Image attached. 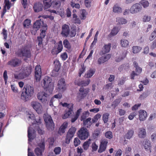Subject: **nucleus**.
<instances>
[{"label": "nucleus", "instance_id": "nucleus-1", "mask_svg": "<svg viewBox=\"0 0 156 156\" xmlns=\"http://www.w3.org/2000/svg\"><path fill=\"white\" fill-rule=\"evenodd\" d=\"M32 67L28 66L22 69L20 72L18 74L14 73V78L16 80L23 79L28 77L31 73L32 71Z\"/></svg>", "mask_w": 156, "mask_h": 156}, {"label": "nucleus", "instance_id": "nucleus-2", "mask_svg": "<svg viewBox=\"0 0 156 156\" xmlns=\"http://www.w3.org/2000/svg\"><path fill=\"white\" fill-rule=\"evenodd\" d=\"M16 56L19 57H24V60L30 58L31 56V53L30 49L27 46L22 47L15 52Z\"/></svg>", "mask_w": 156, "mask_h": 156}, {"label": "nucleus", "instance_id": "nucleus-3", "mask_svg": "<svg viewBox=\"0 0 156 156\" xmlns=\"http://www.w3.org/2000/svg\"><path fill=\"white\" fill-rule=\"evenodd\" d=\"M34 92V87L30 85L25 87V91L23 92L21 95V98L25 101L31 99Z\"/></svg>", "mask_w": 156, "mask_h": 156}, {"label": "nucleus", "instance_id": "nucleus-4", "mask_svg": "<svg viewBox=\"0 0 156 156\" xmlns=\"http://www.w3.org/2000/svg\"><path fill=\"white\" fill-rule=\"evenodd\" d=\"M52 79L48 76H46L43 79L42 85L46 91H48L49 94L52 93L54 89V83L52 82Z\"/></svg>", "mask_w": 156, "mask_h": 156}, {"label": "nucleus", "instance_id": "nucleus-5", "mask_svg": "<svg viewBox=\"0 0 156 156\" xmlns=\"http://www.w3.org/2000/svg\"><path fill=\"white\" fill-rule=\"evenodd\" d=\"M60 105L63 107H67L65 111V114L62 115V118L63 119H66L69 117L71 114L73 112V103L68 104L66 102L63 103L61 102Z\"/></svg>", "mask_w": 156, "mask_h": 156}, {"label": "nucleus", "instance_id": "nucleus-6", "mask_svg": "<svg viewBox=\"0 0 156 156\" xmlns=\"http://www.w3.org/2000/svg\"><path fill=\"white\" fill-rule=\"evenodd\" d=\"M79 91L77 94L76 99L78 101L80 102L87 96L89 92V89L88 88H84L81 87Z\"/></svg>", "mask_w": 156, "mask_h": 156}, {"label": "nucleus", "instance_id": "nucleus-7", "mask_svg": "<svg viewBox=\"0 0 156 156\" xmlns=\"http://www.w3.org/2000/svg\"><path fill=\"white\" fill-rule=\"evenodd\" d=\"M78 137L81 140H85L87 139L89 135V133L87 128L82 127L77 133Z\"/></svg>", "mask_w": 156, "mask_h": 156}, {"label": "nucleus", "instance_id": "nucleus-8", "mask_svg": "<svg viewBox=\"0 0 156 156\" xmlns=\"http://www.w3.org/2000/svg\"><path fill=\"white\" fill-rule=\"evenodd\" d=\"M76 128L75 127L70 128L67 133L65 139V143L67 144L69 143L70 140L73 137L76 131Z\"/></svg>", "mask_w": 156, "mask_h": 156}, {"label": "nucleus", "instance_id": "nucleus-9", "mask_svg": "<svg viewBox=\"0 0 156 156\" xmlns=\"http://www.w3.org/2000/svg\"><path fill=\"white\" fill-rule=\"evenodd\" d=\"M22 62L20 59L16 57H13L9 61L7 64L12 67H16L20 66Z\"/></svg>", "mask_w": 156, "mask_h": 156}, {"label": "nucleus", "instance_id": "nucleus-10", "mask_svg": "<svg viewBox=\"0 0 156 156\" xmlns=\"http://www.w3.org/2000/svg\"><path fill=\"white\" fill-rule=\"evenodd\" d=\"M38 146L40 147H37L34 150V152L37 156H41L42 153L44 151L45 149V143L44 141L39 143Z\"/></svg>", "mask_w": 156, "mask_h": 156}, {"label": "nucleus", "instance_id": "nucleus-11", "mask_svg": "<svg viewBox=\"0 0 156 156\" xmlns=\"http://www.w3.org/2000/svg\"><path fill=\"white\" fill-rule=\"evenodd\" d=\"M108 143V141L106 139H103L101 140L100 142L98 152L101 153L105 151Z\"/></svg>", "mask_w": 156, "mask_h": 156}, {"label": "nucleus", "instance_id": "nucleus-12", "mask_svg": "<svg viewBox=\"0 0 156 156\" xmlns=\"http://www.w3.org/2000/svg\"><path fill=\"white\" fill-rule=\"evenodd\" d=\"M142 9L141 5L136 3L133 5L130 9V12L132 14H135L140 12Z\"/></svg>", "mask_w": 156, "mask_h": 156}, {"label": "nucleus", "instance_id": "nucleus-13", "mask_svg": "<svg viewBox=\"0 0 156 156\" xmlns=\"http://www.w3.org/2000/svg\"><path fill=\"white\" fill-rule=\"evenodd\" d=\"M70 29L69 25L64 24L62 26L61 34L64 37H67L70 34Z\"/></svg>", "mask_w": 156, "mask_h": 156}, {"label": "nucleus", "instance_id": "nucleus-14", "mask_svg": "<svg viewBox=\"0 0 156 156\" xmlns=\"http://www.w3.org/2000/svg\"><path fill=\"white\" fill-rule=\"evenodd\" d=\"M41 75V68L40 65H37L35 69V79L36 81H39Z\"/></svg>", "mask_w": 156, "mask_h": 156}, {"label": "nucleus", "instance_id": "nucleus-15", "mask_svg": "<svg viewBox=\"0 0 156 156\" xmlns=\"http://www.w3.org/2000/svg\"><path fill=\"white\" fill-rule=\"evenodd\" d=\"M46 126L49 130H52L54 129V125L52 119L51 117H47L44 119Z\"/></svg>", "mask_w": 156, "mask_h": 156}, {"label": "nucleus", "instance_id": "nucleus-16", "mask_svg": "<svg viewBox=\"0 0 156 156\" xmlns=\"http://www.w3.org/2000/svg\"><path fill=\"white\" fill-rule=\"evenodd\" d=\"M32 107L34 109L38 114L42 113L43 109L41 104L37 102L32 101L31 103Z\"/></svg>", "mask_w": 156, "mask_h": 156}, {"label": "nucleus", "instance_id": "nucleus-17", "mask_svg": "<svg viewBox=\"0 0 156 156\" xmlns=\"http://www.w3.org/2000/svg\"><path fill=\"white\" fill-rule=\"evenodd\" d=\"M49 96L48 94L44 91H40L37 94V98L42 103H45Z\"/></svg>", "mask_w": 156, "mask_h": 156}, {"label": "nucleus", "instance_id": "nucleus-18", "mask_svg": "<svg viewBox=\"0 0 156 156\" xmlns=\"http://www.w3.org/2000/svg\"><path fill=\"white\" fill-rule=\"evenodd\" d=\"M57 87L59 90L63 91L66 89V85L65 79L61 78L58 82Z\"/></svg>", "mask_w": 156, "mask_h": 156}, {"label": "nucleus", "instance_id": "nucleus-19", "mask_svg": "<svg viewBox=\"0 0 156 156\" xmlns=\"http://www.w3.org/2000/svg\"><path fill=\"white\" fill-rule=\"evenodd\" d=\"M44 8V6L40 2H36L34 4L33 9L34 11L36 12H38L42 11Z\"/></svg>", "mask_w": 156, "mask_h": 156}, {"label": "nucleus", "instance_id": "nucleus-20", "mask_svg": "<svg viewBox=\"0 0 156 156\" xmlns=\"http://www.w3.org/2000/svg\"><path fill=\"white\" fill-rule=\"evenodd\" d=\"M111 57V55L109 54L104 55L100 57L98 60L97 63L98 65H101L107 61Z\"/></svg>", "mask_w": 156, "mask_h": 156}, {"label": "nucleus", "instance_id": "nucleus-21", "mask_svg": "<svg viewBox=\"0 0 156 156\" xmlns=\"http://www.w3.org/2000/svg\"><path fill=\"white\" fill-rule=\"evenodd\" d=\"M42 24L43 25L42 26V27L44 29L47 30V28L46 24H44V22L41 21V20H37L34 23L33 26L34 27L39 30Z\"/></svg>", "mask_w": 156, "mask_h": 156}, {"label": "nucleus", "instance_id": "nucleus-22", "mask_svg": "<svg viewBox=\"0 0 156 156\" xmlns=\"http://www.w3.org/2000/svg\"><path fill=\"white\" fill-rule=\"evenodd\" d=\"M90 80L88 79L83 80L81 81H75V83L78 86H81L82 87L83 86H87L90 83Z\"/></svg>", "mask_w": 156, "mask_h": 156}, {"label": "nucleus", "instance_id": "nucleus-23", "mask_svg": "<svg viewBox=\"0 0 156 156\" xmlns=\"http://www.w3.org/2000/svg\"><path fill=\"white\" fill-rule=\"evenodd\" d=\"M139 115L140 121L144 120L147 117V112L143 110H140L139 111Z\"/></svg>", "mask_w": 156, "mask_h": 156}, {"label": "nucleus", "instance_id": "nucleus-24", "mask_svg": "<svg viewBox=\"0 0 156 156\" xmlns=\"http://www.w3.org/2000/svg\"><path fill=\"white\" fill-rule=\"evenodd\" d=\"M144 147L147 151H149L150 152H151V144L150 141L146 140L143 142Z\"/></svg>", "mask_w": 156, "mask_h": 156}, {"label": "nucleus", "instance_id": "nucleus-25", "mask_svg": "<svg viewBox=\"0 0 156 156\" xmlns=\"http://www.w3.org/2000/svg\"><path fill=\"white\" fill-rule=\"evenodd\" d=\"M68 125V122H64L59 129L58 133L60 135L65 133V129L66 128Z\"/></svg>", "mask_w": 156, "mask_h": 156}, {"label": "nucleus", "instance_id": "nucleus-26", "mask_svg": "<svg viewBox=\"0 0 156 156\" xmlns=\"http://www.w3.org/2000/svg\"><path fill=\"white\" fill-rule=\"evenodd\" d=\"M93 123L90 117H89L83 121V125L86 128H90Z\"/></svg>", "mask_w": 156, "mask_h": 156}, {"label": "nucleus", "instance_id": "nucleus-27", "mask_svg": "<svg viewBox=\"0 0 156 156\" xmlns=\"http://www.w3.org/2000/svg\"><path fill=\"white\" fill-rule=\"evenodd\" d=\"M111 44L109 43L107 44H105L102 49V54H105L109 52L111 48Z\"/></svg>", "mask_w": 156, "mask_h": 156}, {"label": "nucleus", "instance_id": "nucleus-28", "mask_svg": "<svg viewBox=\"0 0 156 156\" xmlns=\"http://www.w3.org/2000/svg\"><path fill=\"white\" fill-rule=\"evenodd\" d=\"M113 11L115 13H118L122 12V9L121 7L119 6L117 4L114 5L113 7Z\"/></svg>", "mask_w": 156, "mask_h": 156}, {"label": "nucleus", "instance_id": "nucleus-29", "mask_svg": "<svg viewBox=\"0 0 156 156\" xmlns=\"http://www.w3.org/2000/svg\"><path fill=\"white\" fill-rule=\"evenodd\" d=\"M146 131L145 129L140 128L139 129L138 133V136L141 138H144L146 136Z\"/></svg>", "mask_w": 156, "mask_h": 156}, {"label": "nucleus", "instance_id": "nucleus-30", "mask_svg": "<svg viewBox=\"0 0 156 156\" xmlns=\"http://www.w3.org/2000/svg\"><path fill=\"white\" fill-rule=\"evenodd\" d=\"M90 114L88 111L83 112L80 117V120L82 121L86 119L89 116Z\"/></svg>", "mask_w": 156, "mask_h": 156}, {"label": "nucleus", "instance_id": "nucleus-31", "mask_svg": "<svg viewBox=\"0 0 156 156\" xmlns=\"http://www.w3.org/2000/svg\"><path fill=\"white\" fill-rule=\"evenodd\" d=\"M63 44L65 48H66L68 50H69L71 48V44L67 39H65L64 40Z\"/></svg>", "mask_w": 156, "mask_h": 156}, {"label": "nucleus", "instance_id": "nucleus-32", "mask_svg": "<svg viewBox=\"0 0 156 156\" xmlns=\"http://www.w3.org/2000/svg\"><path fill=\"white\" fill-rule=\"evenodd\" d=\"M134 131L132 129L129 130L127 133L126 134L125 136L127 139H131L133 135Z\"/></svg>", "mask_w": 156, "mask_h": 156}, {"label": "nucleus", "instance_id": "nucleus-33", "mask_svg": "<svg viewBox=\"0 0 156 156\" xmlns=\"http://www.w3.org/2000/svg\"><path fill=\"white\" fill-rule=\"evenodd\" d=\"M116 21L119 24H126L127 20L123 18L118 17L116 18Z\"/></svg>", "mask_w": 156, "mask_h": 156}, {"label": "nucleus", "instance_id": "nucleus-34", "mask_svg": "<svg viewBox=\"0 0 156 156\" xmlns=\"http://www.w3.org/2000/svg\"><path fill=\"white\" fill-rule=\"evenodd\" d=\"M90 140L89 139L88 140L85 142L83 145V147L85 151H87L90 145Z\"/></svg>", "mask_w": 156, "mask_h": 156}, {"label": "nucleus", "instance_id": "nucleus-35", "mask_svg": "<svg viewBox=\"0 0 156 156\" xmlns=\"http://www.w3.org/2000/svg\"><path fill=\"white\" fill-rule=\"evenodd\" d=\"M54 64L55 66L54 69L56 72H58L59 70L60 67V62L58 60H56L54 62Z\"/></svg>", "mask_w": 156, "mask_h": 156}, {"label": "nucleus", "instance_id": "nucleus-36", "mask_svg": "<svg viewBox=\"0 0 156 156\" xmlns=\"http://www.w3.org/2000/svg\"><path fill=\"white\" fill-rule=\"evenodd\" d=\"M73 20L74 23L80 24L81 21L80 19L78 17L77 15L74 13L73 14Z\"/></svg>", "mask_w": 156, "mask_h": 156}, {"label": "nucleus", "instance_id": "nucleus-37", "mask_svg": "<svg viewBox=\"0 0 156 156\" xmlns=\"http://www.w3.org/2000/svg\"><path fill=\"white\" fill-rule=\"evenodd\" d=\"M32 128L30 127H29L28 129V141H31L33 140L34 138L33 137V134L31 133Z\"/></svg>", "mask_w": 156, "mask_h": 156}, {"label": "nucleus", "instance_id": "nucleus-38", "mask_svg": "<svg viewBox=\"0 0 156 156\" xmlns=\"http://www.w3.org/2000/svg\"><path fill=\"white\" fill-rule=\"evenodd\" d=\"M95 72V70L94 69L90 68L89 70L87 72L86 75L87 78H90L93 76Z\"/></svg>", "mask_w": 156, "mask_h": 156}, {"label": "nucleus", "instance_id": "nucleus-39", "mask_svg": "<svg viewBox=\"0 0 156 156\" xmlns=\"http://www.w3.org/2000/svg\"><path fill=\"white\" fill-rule=\"evenodd\" d=\"M126 55L125 53H122L119 57H116L115 61L116 62H119L121 61L125 58Z\"/></svg>", "mask_w": 156, "mask_h": 156}, {"label": "nucleus", "instance_id": "nucleus-40", "mask_svg": "<svg viewBox=\"0 0 156 156\" xmlns=\"http://www.w3.org/2000/svg\"><path fill=\"white\" fill-rule=\"evenodd\" d=\"M63 48L62 42L61 41H60L58 43V45L56 48L58 51L57 53H59L61 52L62 51Z\"/></svg>", "mask_w": 156, "mask_h": 156}, {"label": "nucleus", "instance_id": "nucleus-41", "mask_svg": "<svg viewBox=\"0 0 156 156\" xmlns=\"http://www.w3.org/2000/svg\"><path fill=\"white\" fill-rule=\"evenodd\" d=\"M81 15L80 16V17L81 20H84L86 18V15H87L86 11L84 9H82L80 11Z\"/></svg>", "mask_w": 156, "mask_h": 156}, {"label": "nucleus", "instance_id": "nucleus-42", "mask_svg": "<svg viewBox=\"0 0 156 156\" xmlns=\"http://www.w3.org/2000/svg\"><path fill=\"white\" fill-rule=\"evenodd\" d=\"M121 102V100L119 99H117L115 100L112 102L111 106L114 108L117 106Z\"/></svg>", "mask_w": 156, "mask_h": 156}, {"label": "nucleus", "instance_id": "nucleus-43", "mask_svg": "<svg viewBox=\"0 0 156 156\" xmlns=\"http://www.w3.org/2000/svg\"><path fill=\"white\" fill-rule=\"evenodd\" d=\"M119 31V30L118 27H115L112 30L110 34L112 36H114L117 34Z\"/></svg>", "mask_w": 156, "mask_h": 156}, {"label": "nucleus", "instance_id": "nucleus-44", "mask_svg": "<svg viewBox=\"0 0 156 156\" xmlns=\"http://www.w3.org/2000/svg\"><path fill=\"white\" fill-rule=\"evenodd\" d=\"M101 117V115L99 114L98 113L94 115L92 119V121L93 123L96 122L99 119H100Z\"/></svg>", "mask_w": 156, "mask_h": 156}, {"label": "nucleus", "instance_id": "nucleus-45", "mask_svg": "<svg viewBox=\"0 0 156 156\" xmlns=\"http://www.w3.org/2000/svg\"><path fill=\"white\" fill-rule=\"evenodd\" d=\"M113 87L112 83H108L105 85L103 87V89L104 90H111Z\"/></svg>", "mask_w": 156, "mask_h": 156}, {"label": "nucleus", "instance_id": "nucleus-46", "mask_svg": "<svg viewBox=\"0 0 156 156\" xmlns=\"http://www.w3.org/2000/svg\"><path fill=\"white\" fill-rule=\"evenodd\" d=\"M31 20L28 19H26L23 22V26L24 27L27 28L29 27L30 24Z\"/></svg>", "mask_w": 156, "mask_h": 156}, {"label": "nucleus", "instance_id": "nucleus-47", "mask_svg": "<svg viewBox=\"0 0 156 156\" xmlns=\"http://www.w3.org/2000/svg\"><path fill=\"white\" fill-rule=\"evenodd\" d=\"M44 4V10H46L51 6V0L49 1H47L43 2Z\"/></svg>", "mask_w": 156, "mask_h": 156}, {"label": "nucleus", "instance_id": "nucleus-48", "mask_svg": "<svg viewBox=\"0 0 156 156\" xmlns=\"http://www.w3.org/2000/svg\"><path fill=\"white\" fill-rule=\"evenodd\" d=\"M105 137L108 139H111L113 137L112 133V132L108 131L106 132L105 134Z\"/></svg>", "mask_w": 156, "mask_h": 156}, {"label": "nucleus", "instance_id": "nucleus-49", "mask_svg": "<svg viewBox=\"0 0 156 156\" xmlns=\"http://www.w3.org/2000/svg\"><path fill=\"white\" fill-rule=\"evenodd\" d=\"M121 44L122 47H126L129 45V42L127 40L122 39L121 41Z\"/></svg>", "mask_w": 156, "mask_h": 156}, {"label": "nucleus", "instance_id": "nucleus-50", "mask_svg": "<svg viewBox=\"0 0 156 156\" xmlns=\"http://www.w3.org/2000/svg\"><path fill=\"white\" fill-rule=\"evenodd\" d=\"M140 3V4L143 6L144 8L148 7L149 5V3L147 1L145 0L141 1Z\"/></svg>", "mask_w": 156, "mask_h": 156}, {"label": "nucleus", "instance_id": "nucleus-51", "mask_svg": "<svg viewBox=\"0 0 156 156\" xmlns=\"http://www.w3.org/2000/svg\"><path fill=\"white\" fill-rule=\"evenodd\" d=\"M156 37V28L151 33L149 37V39L151 41H153Z\"/></svg>", "mask_w": 156, "mask_h": 156}, {"label": "nucleus", "instance_id": "nucleus-52", "mask_svg": "<svg viewBox=\"0 0 156 156\" xmlns=\"http://www.w3.org/2000/svg\"><path fill=\"white\" fill-rule=\"evenodd\" d=\"M109 115V114L107 113H105L103 115L102 119L104 123H105L108 122Z\"/></svg>", "mask_w": 156, "mask_h": 156}, {"label": "nucleus", "instance_id": "nucleus-53", "mask_svg": "<svg viewBox=\"0 0 156 156\" xmlns=\"http://www.w3.org/2000/svg\"><path fill=\"white\" fill-rule=\"evenodd\" d=\"M141 49L140 47L134 46L133 47V52L134 53H137Z\"/></svg>", "mask_w": 156, "mask_h": 156}, {"label": "nucleus", "instance_id": "nucleus-54", "mask_svg": "<svg viewBox=\"0 0 156 156\" xmlns=\"http://www.w3.org/2000/svg\"><path fill=\"white\" fill-rule=\"evenodd\" d=\"M76 34V30L75 28L72 29L70 31V36L71 37H74Z\"/></svg>", "mask_w": 156, "mask_h": 156}, {"label": "nucleus", "instance_id": "nucleus-55", "mask_svg": "<svg viewBox=\"0 0 156 156\" xmlns=\"http://www.w3.org/2000/svg\"><path fill=\"white\" fill-rule=\"evenodd\" d=\"M3 76L5 81V85H6L7 84V81L8 78L7 75V71L6 70H5L4 71Z\"/></svg>", "mask_w": 156, "mask_h": 156}, {"label": "nucleus", "instance_id": "nucleus-56", "mask_svg": "<svg viewBox=\"0 0 156 156\" xmlns=\"http://www.w3.org/2000/svg\"><path fill=\"white\" fill-rule=\"evenodd\" d=\"M86 67L84 66V65H82L81 68L79 70V76L80 77L81 74L85 71Z\"/></svg>", "mask_w": 156, "mask_h": 156}, {"label": "nucleus", "instance_id": "nucleus-57", "mask_svg": "<svg viewBox=\"0 0 156 156\" xmlns=\"http://www.w3.org/2000/svg\"><path fill=\"white\" fill-rule=\"evenodd\" d=\"M51 5L55 9H57L60 5V3L58 2H53Z\"/></svg>", "mask_w": 156, "mask_h": 156}, {"label": "nucleus", "instance_id": "nucleus-58", "mask_svg": "<svg viewBox=\"0 0 156 156\" xmlns=\"http://www.w3.org/2000/svg\"><path fill=\"white\" fill-rule=\"evenodd\" d=\"M80 141L78 138H74V144L75 147H76L80 144Z\"/></svg>", "mask_w": 156, "mask_h": 156}, {"label": "nucleus", "instance_id": "nucleus-59", "mask_svg": "<svg viewBox=\"0 0 156 156\" xmlns=\"http://www.w3.org/2000/svg\"><path fill=\"white\" fill-rule=\"evenodd\" d=\"M98 146L95 142H94L92 144L91 148L93 151H96L98 148Z\"/></svg>", "mask_w": 156, "mask_h": 156}, {"label": "nucleus", "instance_id": "nucleus-60", "mask_svg": "<svg viewBox=\"0 0 156 156\" xmlns=\"http://www.w3.org/2000/svg\"><path fill=\"white\" fill-rule=\"evenodd\" d=\"M148 95L149 94L147 92H144L142 94H141L139 98L141 100L144 99V98H146Z\"/></svg>", "mask_w": 156, "mask_h": 156}, {"label": "nucleus", "instance_id": "nucleus-61", "mask_svg": "<svg viewBox=\"0 0 156 156\" xmlns=\"http://www.w3.org/2000/svg\"><path fill=\"white\" fill-rule=\"evenodd\" d=\"M54 151L55 154H59L61 152V148L60 147H56L54 148Z\"/></svg>", "mask_w": 156, "mask_h": 156}, {"label": "nucleus", "instance_id": "nucleus-62", "mask_svg": "<svg viewBox=\"0 0 156 156\" xmlns=\"http://www.w3.org/2000/svg\"><path fill=\"white\" fill-rule=\"evenodd\" d=\"M61 57L62 60H65L68 57V55L66 52H65L61 55Z\"/></svg>", "mask_w": 156, "mask_h": 156}, {"label": "nucleus", "instance_id": "nucleus-63", "mask_svg": "<svg viewBox=\"0 0 156 156\" xmlns=\"http://www.w3.org/2000/svg\"><path fill=\"white\" fill-rule=\"evenodd\" d=\"M2 34L3 35L4 39L6 40L7 38V30L5 28L2 29Z\"/></svg>", "mask_w": 156, "mask_h": 156}, {"label": "nucleus", "instance_id": "nucleus-64", "mask_svg": "<svg viewBox=\"0 0 156 156\" xmlns=\"http://www.w3.org/2000/svg\"><path fill=\"white\" fill-rule=\"evenodd\" d=\"M11 87L12 90L13 92L15 93L18 92L17 88L15 85H11Z\"/></svg>", "mask_w": 156, "mask_h": 156}]
</instances>
